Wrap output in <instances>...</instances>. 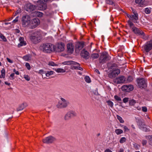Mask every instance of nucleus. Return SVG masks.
Here are the masks:
<instances>
[{
	"label": "nucleus",
	"instance_id": "60",
	"mask_svg": "<svg viewBox=\"0 0 152 152\" xmlns=\"http://www.w3.org/2000/svg\"><path fill=\"white\" fill-rule=\"evenodd\" d=\"M118 152H124V149L123 148H121Z\"/></svg>",
	"mask_w": 152,
	"mask_h": 152
},
{
	"label": "nucleus",
	"instance_id": "33",
	"mask_svg": "<svg viewBox=\"0 0 152 152\" xmlns=\"http://www.w3.org/2000/svg\"><path fill=\"white\" fill-rule=\"evenodd\" d=\"M107 104L110 106L111 107H112L113 105V102L111 101L110 100H109L107 101Z\"/></svg>",
	"mask_w": 152,
	"mask_h": 152
},
{
	"label": "nucleus",
	"instance_id": "14",
	"mask_svg": "<svg viewBox=\"0 0 152 152\" xmlns=\"http://www.w3.org/2000/svg\"><path fill=\"white\" fill-rule=\"evenodd\" d=\"M56 140V139L52 136H49L47 137L42 140L43 143L49 144L53 143Z\"/></svg>",
	"mask_w": 152,
	"mask_h": 152
},
{
	"label": "nucleus",
	"instance_id": "64",
	"mask_svg": "<svg viewBox=\"0 0 152 152\" xmlns=\"http://www.w3.org/2000/svg\"><path fill=\"white\" fill-rule=\"evenodd\" d=\"M16 32L17 33H19L20 32V30L18 29H15Z\"/></svg>",
	"mask_w": 152,
	"mask_h": 152
},
{
	"label": "nucleus",
	"instance_id": "25",
	"mask_svg": "<svg viewBox=\"0 0 152 152\" xmlns=\"http://www.w3.org/2000/svg\"><path fill=\"white\" fill-rule=\"evenodd\" d=\"M99 57V55L98 53H93L91 55L90 58L94 60L98 58Z\"/></svg>",
	"mask_w": 152,
	"mask_h": 152
},
{
	"label": "nucleus",
	"instance_id": "11",
	"mask_svg": "<svg viewBox=\"0 0 152 152\" xmlns=\"http://www.w3.org/2000/svg\"><path fill=\"white\" fill-rule=\"evenodd\" d=\"M126 15L129 18L130 20H131L134 23H137V20H138V13H135V14H134L133 15H129L126 13Z\"/></svg>",
	"mask_w": 152,
	"mask_h": 152
},
{
	"label": "nucleus",
	"instance_id": "39",
	"mask_svg": "<svg viewBox=\"0 0 152 152\" xmlns=\"http://www.w3.org/2000/svg\"><path fill=\"white\" fill-rule=\"evenodd\" d=\"M144 12L146 14H150L151 12V9L148 8H146L145 9Z\"/></svg>",
	"mask_w": 152,
	"mask_h": 152
},
{
	"label": "nucleus",
	"instance_id": "48",
	"mask_svg": "<svg viewBox=\"0 0 152 152\" xmlns=\"http://www.w3.org/2000/svg\"><path fill=\"white\" fill-rule=\"evenodd\" d=\"M146 43L152 48V39L147 42Z\"/></svg>",
	"mask_w": 152,
	"mask_h": 152
},
{
	"label": "nucleus",
	"instance_id": "1",
	"mask_svg": "<svg viewBox=\"0 0 152 152\" xmlns=\"http://www.w3.org/2000/svg\"><path fill=\"white\" fill-rule=\"evenodd\" d=\"M40 49L43 52L50 53L54 51V45L49 43H45L42 44L40 47Z\"/></svg>",
	"mask_w": 152,
	"mask_h": 152
},
{
	"label": "nucleus",
	"instance_id": "15",
	"mask_svg": "<svg viewBox=\"0 0 152 152\" xmlns=\"http://www.w3.org/2000/svg\"><path fill=\"white\" fill-rule=\"evenodd\" d=\"M126 78L125 77L121 76L116 77L114 80V82L117 84L124 83L125 81Z\"/></svg>",
	"mask_w": 152,
	"mask_h": 152
},
{
	"label": "nucleus",
	"instance_id": "6",
	"mask_svg": "<svg viewBox=\"0 0 152 152\" xmlns=\"http://www.w3.org/2000/svg\"><path fill=\"white\" fill-rule=\"evenodd\" d=\"M31 18L28 15H24L21 18V23L22 25L24 26H26L29 24Z\"/></svg>",
	"mask_w": 152,
	"mask_h": 152
},
{
	"label": "nucleus",
	"instance_id": "26",
	"mask_svg": "<svg viewBox=\"0 0 152 152\" xmlns=\"http://www.w3.org/2000/svg\"><path fill=\"white\" fill-rule=\"evenodd\" d=\"M1 74L0 76V78H4L5 76V71L4 69H2L1 71Z\"/></svg>",
	"mask_w": 152,
	"mask_h": 152
},
{
	"label": "nucleus",
	"instance_id": "24",
	"mask_svg": "<svg viewBox=\"0 0 152 152\" xmlns=\"http://www.w3.org/2000/svg\"><path fill=\"white\" fill-rule=\"evenodd\" d=\"M143 47L147 53L148 52L152 49V48L146 42L143 46Z\"/></svg>",
	"mask_w": 152,
	"mask_h": 152
},
{
	"label": "nucleus",
	"instance_id": "8",
	"mask_svg": "<svg viewBox=\"0 0 152 152\" xmlns=\"http://www.w3.org/2000/svg\"><path fill=\"white\" fill-rule=\"evenodd\" d=\"M64 44L62 42L58 43L54 45V51L60 52L63 51L64 50Z\"/></svg>",
	"mask_w": 152,
	"mask_h": 152
},
{
	"label": "nucleus",
	"instance_id": "29",
	"mask_svg": "<svg viewBox=\"0 0 152 152\" xmlns=\"http://www.w3.org/2000/svg\"><path fill=\"white\" fill-rule=\"evenodd\" d=\"M55 71L58 73H64L66 70L63 69L58 68L55 69Z\"/></svg>",
	"mask_w": 152,
	"mask_h": 152
},
{
	"label": "nucleus",
	"instance_id": "7",
	"mask_svg": "<svg viewBox=\"0 0 152 152\" xmlns=\"http://www.w3.org/2000/svg\"><path fill=\"white\" fill-rule=\"evenodd\" d=\"M120 73V70L118 68L115 67L113 68L111 72L108 75L109 77L113 78H114Z\"/></svg>",
	"mask_w": 152,
	"mask_h": 152
},
{
	"label": "nucleus",
	"instance_id": "16",
	"mask_svg": "<svg viewBox=\"0 0 152 152\" xmlns=\"http://www.w3.org/2000/svg\"><path fill=\"white\" fill-rule=\"evenodd\" d=\"M138 125L139 126V128L143 131L145 132H148L150 131L149 129L147 128L146 127L144 126H146L144 122L139 120L138 123Z\"/></svg>",
	"mask_w": 152,
	"mask_h": 152
},
{
	"label": "nucleus",
	"instance_id": "52",
	"mask_svg": "<svg viewBox=\"0 0 152 152\" xmlns=\"http://www.w3.org/2000/svg\"><path fill=\"white\" fill-rule=\"evenodd\" d=\"M142 108V110L143 112H145L147 111V108L146 107H143Z\"/></svg>",
	"mask_w": 152,
	"mask_h": 152
},
{
	"label": "nucleus",
	"instance_id": "59",
	"mask_svg": "<svg viewBox=\"0 0 152 152\" xmlns=\"http://www.w3.org/2000/svg\"><path fill=\"white\" fill-rule=\"evenodd\" d=\"M105 152H112V151L110 150L109 149H106L105 151Z\"/></svg>",
	"mask_w": 152,
	"mask_h": 152
},
{
	"label": "nucleus",
	"instance_id": "20",
	"mask_svg": "<svg viewBox=\"0 0 152 152\" xmlns=\"http://www.w3.org/2000/svg\"><path fill=\"white\" fill-rule=\"evenodd\" d=\"M67 51L68 53H72L74 51V45L72 43H68L67 45Z\"/></svg>",
	"mask_w": 152,
	"mask_h": 152
},
{
	"label": "nucleus",
	"instance_id": "43",
	"mask_svg": "<svg viewBox=\"0 0 152 152\" xmlns=\"http://www.w3.org/2000/svg\"><path fill=\"white\" fill-rule=\"evenodd\" d=\"M114 98L117 101H121V98L117 95L114 96Z\"/></svg>",
	"mask_w": 152,
	"mask_h": 152
},
{
	"label": "nucleus",
	"instance_id": "13",
	"mask_svg": "<svg viewBox=\"0 0 152 152\" xmlns=\"http://www.w3.org/2000/svg\"><path fill=\"white\" fill-rule=\"evenodd\" d=\"M40 24L39 20L38 18H34L30 22L29 25L31 28H34Z\"/></svg>",
	"mask_w": 152,
	"mask_h": 152
},
{
	"label": "nucleus",
	"instance_id": "47",
	"mask_svg": "<svg viewBox=\"0 0 152 152\" xmlns=\"http://www.w3.org/2000/svg\"><path fill=\"white\" fill-rule=\"evenodd\" d=\"M37 72L39 74H45V72L43 69L40 70L39 71Z\"/></svg>",
	"mask_w": 152,
	"mask_h": 152
},
{
	"label": "nucleus",
	"instance_id": "19",
	"mask_svg": "<svg viewBox=\"0 0 152 152\" xmlns=\"http://www.w3.org/2000/svg\"><path fill=\"white\" fill-rule=\"evenodd\" d=\"M81 56L86 59H88L89 57V53L85 49H83L81 53Z\"/></svg>",
	"mask_w": 152,
	"mask_h": 152
},
{
	"label": "nucleus",
	"instance_id": "30",
	"mask_svg": "<svg viewBox=\"0 0 152 152\" xmlns=\"http://www.w3.org/2000/svg\"><path fill=\"white\" fill-rule=\"evenodd\" d=\"M115 132L117 135H119L123 133V131L120 129H117L115 130Z\"/></svg>",
	"mask_w": 152,
	"mask_h": 152
},
{
	"label": "nucleus",
	"instance_id": "53",
	"mask_svg": "<svg viewBox=\"0 0 152 152\" xmlns=\"http://www.w3.org/2000/svg\"><path fill=\"white\" fill-rule=\"evenodd\" d=\"M123 101L124 103H126L128 101V98H125L124 99H123Z\"/></svg>",
	"mask_w": 152,
	"mask_h": 152
},
{
	"label": "nucleus",
	"instance_id": "55",
	"mask_svg": "<svg viewBox=\"0 0 152 152\" xmlns=\"http://www.w3.org/2000/svg\"><path fill=\"white\" fill-rule=\"evenodd\" d=\"M18 21V18L17 17L15 19H14L12 21V22L14 23H15Z\"/></svg>",
	"mask_w": 152,
	"mask_h": 152
},
{
	"label": "nucleus",
	"instance_id": "28",
	"mask_svg": "<svg viewBox=\"0 0 152 152\" xmlns=\"http://www.w3.org/2000/svg\"><path fill=\"white\" fill-rule=\"evenodd\" d=\"M36 15L39 17H41L43 13L41 12L36 11L35 12Z\"/></svg>",
	"mask_w": 152,
	"mask_h": 152
},
{
	"label": "nucleus",
	"instance_id": "38",
	"mask_svg": "<svg viewBox=\"0 0 152 152\" xmlns=\"http://www.w3.org/2000/svg\"><path fill=\"white\" fill-rule=\"evenodd\" d=\"M126 140V139L125 137H121L120 140V142L121 143H123L125 142Z\"/></svg>",
	"mask_w": 152,
	"mask_h": 152
},
{
	"label": "nucleus",
	"instance_id": "56",
	"mask_svg": "<svg viewBox=\"0 0 152 152\" xmlns=\"http://www.w3.org/2000/svg\"><path fill=\"white\" fill-rule=\"evenodd\" d=\"M147 143V141L145 140H142V144L143 145H146V144Z\"/></svg>",
	"mask_w": 152,
	"mask_h": 152
},
{
	"label": "nucleus",
	"instance_id": "41",
	"mask_svg": "<svg viewBox=\"0 0 152 152\" xmlns=\"http://www.w3.org/2000/svg\"><path fill=\"white\" fill-rule=\"evenodd\" d=\"M131 20H129L128 21V24L129 25V26L130 27L132 28L134 27L133 26V25H134V24L132 22V21H131Z\"/></svg>",
	"mask_w": 152,
	"mask_h": 152
},
{
	"label": "nucleus",
	"instance_id": "9",
	"mask_svg": "<svg viewBox=\"0 0 152 152\" xmlns=\"http://www.w3.org/2000/svg\"><path fill=\"white\" fill-rule=\"evenodd\" d=\"M138 85L140 88H145L147 86V82L144 78H142L137 79Z\"/></svg>",
	"mask_w": 152,
	"mask_h": 152
},
{
	"label": "nucleus",
	"instance_id": "37",
	"mask_svg": "<svg viewBox=\"0 0 152 152\" xmlns=\"http://www.w3.org/2000/svg\"><path fill=\"white\" fill-rule=\"evenodd\" d=\"M40 9L39 10H45L47 8V6L46 5H40L39 6Z\"/></svg>",
	"mask_w": 152,
	"mask_h": 152
},
{
	"label": "nucleus",
	"instance_id": "63",
	"mask_svg": "<svg viewBox=\"0 0 152 152\" xmlns=\"http://www.w3.org/2000/svg\"><path fill=\"white\" fill-rule=\"evenodd\" d=\"M95 72H96V73H98V74H100V73H99V70H98V69H95Z\"/></svg>",
	"mask_w": 152,
	"mask_h": 152
},
{
	"label": "nucleus",
	"instance_id": "35",
	"mask_svg": "<svg viewBox=\"0 0 152 152\" xmlns=\"http://www.w3.org/2000/svg\"><path fill=\"white\" fill-rule=\"evenodd\" d=\"M53 72H54L52 71H48L47 73L45 72L46 76L49 77L50 75L53 74Z\"/></svg>",
	"mask_w": 152,
	"mask_h": 152
},
{
	"label": "nucleus",
	"instance_id": "42",
	"mask_svg": "<svg viewBox=\"0 0 152 152\" xmlns=\"http://www.w3.org/2000/svg\"><path fill=\"white\" fill-rule=\"evenodd\" d=\"M133 80V77L131 76H129L127 79V82H130L132 81Z\"/></svg>",
	"mask_w": 152,
	"mask_h": 152
},
{
	"label": "nucleus",
	"instance_id": "21",
	"mask_svg": "<svg viewBox=\"0 0 152 152\" xmlns=\"http://www.w3.org/2000/svg\"><path fill=\"white\" fill-rule=\"evenodd\" d=\"M71 63L74 66H73V68L75 69H79L80 70H83V69L80 67L79 64L75 61H71Z\"/></svg>",
	"mask_w": 152,
	"mask_h": 152
},
{
	"label": "nucleus",
	"instance_id": "49",
	"mask_svg": "<svg viewBox=\"0 0 152 152\" xmlns=\"http://www.w3.org/2000/svg\"><path fill=\"white\" fill-rule=\"evenodd\" d=\"M48 65L50 66H56V64H55L54 62L52 61L49 62Z\"/></svg>",
	"mask_w": 152,
	"mask_h": 152
},
{
	"label": "nucleus",
	"instance_id": "62",
	"mask_svg": "<svg viewBox=\"0 0 152 152\" xmlns=\"http://www.w3.org/2000/svg\"><path fill=\"white\" fill-rule=\"evenodd\" d=\"M4 83L6 85H7L8 86H9L10 84V83H8L7 81L5 82Z\"/></svg>",
	"mask_w": 152,
	"mask_h": 152
},
{
	"label": "nucleus",
	"instance_id": "32",
	"mask_svg": "<svg viewBox=\"0 0 152 152\" xmlns=\"http://www.w3.org/2000/svg\"><path fill=\"white\" fill-rule=\"evenodd\" d=\"M116 117L117 119L119 121V122L121 123H123L124 122V121L122 118L118 115H116Z\"/></svg>",
	"mask_w": 152,
	"mask_h": 152
},
{
	"label": "nucleus",
	"instance_id": "5",
	"mask_svg": "<svg viewBox=\"0 0 152 152\" xmlns=\"http://www.w3.org/2000/svg\"><path fill=\"white\" fill-rule=\"evenodd\" d=\"M132 31L136 34L139 35L141 36V37L146 40L147 39V37L145 36V34L142 30H140L138 28L135 27H133L132 28Z\"/></svg>",
	"mask_w": 152,
	"mask_h": 152
},
{
	"label": "nucleus",
	"instance_id": "45",
	"mask_svg": "<svg viewBox=\"0 0 152 152\" xmlns=\"http://www.w3.org/2000/svg\"><path fill=\"white\" fill-rule=\"evenodd\" d=\"M24 78L27 81H29L30 80V77L27 75H24Z\"/></svg>",
	"mask_w": 152,
	"mask_h": 152
},
{
	"label": "nucleus",
	"instance_id": "4",
	"mask_svg": "<svg viewBox=\"0 0 152 152\" xmlns=\"http://www.w3.org/2000/svg\"><path fill=\"white\" fill-rule=\"evenodd\" d=\"M69 104V102L63 98H60L56 106L58 108H62L67 107Z\"/></svg>",
	"mask_w": 152,
	"mask_h": 152
},
{
	"label": "nucleus",
	"instance_id": "40",
	"mask_svg": "<svg viewBox=\"0 0 152 152\" xmlns=\"http://www.w3.org/2000/svg\"><path fill=\"white\" fill-rule=\"evenodd\" d=\"M106 3L107 4L110 5H113L114 4L112 0H106Z\"/></svg>",
	"mask_w": 152,
	"mask_h": 152
},
{
	"label": "nucleus",
	"instance_id": "44",
	"mask_svg": "<svg viewBox=\"0 0 152 152\" xmlns=\"http://www.w3.org/2000/svg\"><path fill=\"white\" fill-rule=\"evenodd\" d=\"M25 66L28 70H29L30 69L31 66L30 64L28 63H26Z\"/></svg>",
	"mask_w": 152,
	"mask_h": 152
},
{
	"label": "nucleus",
	"instance_id": "34",
	"mask_svg": "<svg viewBox=\"0 0 152 152\" xmlns=\"http://www.w3.org/2000/svg\"><path fill=\"white\" fill-rule=\"evenodd\" d=\"M24 108V104H22L17 109V111H19L22 110Z\"/></svg>",
	"mask_w": 152,
	"mask_h": 152
},
{
	"label": "nucleus",
	"instance_id": "31",
	"mask_svg": "<svg viewBox=\"0 0 152 152\" xmlns=\"http://www.w3.org/2000/svg\"><path fill=\"white\" fill-rule=\"evenodd\" d=\"M0 40L4 42L7 41V39L6 37L1 33H0Z\"/></svg>",
	"mask_w": 152,
	"mask_h": 152
},
{
	"label": "nucleus",
	"instance_id": "18",
	"mask_svg": "<svg viewBox=\"0 0 152 152\" xmlns=\"http://www.w3.org/2000/svg\"><path fill=\"white\" fill-rule=\"evenodd\" d=\"M24 7L25 10L29 12L33 11L35 9V6L31 3H28L26 4Z\"/></svg>",
	"mask_w": 152,
	"mask_h": 152
},
{
	"label": "nucleus",
	"instance_id": "17",
	"mask_svg": "<svg viewBox=\"0 0 152 152\" xmlns=\"http://www.w3.org/2000/svg\"><path fill=\"white\" fill-rule=\"evenodd\" d=\"M122 91L129 92L133 90L134 87L132 85H124L121 88Z\"/></svg>",
	"mask_w": 152,
	"mask_h": 152
},
{
	"label": "nucleus",
	"instance_id": "12",
	"mask_svg": "<svg viewBox=\"0 0 152 152\" xmlns=\"http://www.w3.org/2000/svg\"><path fill=\"white\" fill-rule=\"evenodd\" d=\"M84 45L83 42H78L75 44V52L77 53H78L83 48Z\"/></svg>",
	"mask_w": 152,
	"mask_h": 152
},
{
	"label": "nucleus",
	"instance_id": "61",
	"mask_svg": "<svg viewBox=\"0 0 152 152\" xmlns=\"http://www.w3.org/2000/svg\"><path fill=\"white\" fill-rule=\"evenodd\" d=\"M132 12L133 13V14H135V13H137L135 11V10L134 9H132Z\"/></svg>",
	"mask_w": 152,
	"mask_h": 152
},
{
	"label": "nucleus",
	"instance_id": "54",
	"mask_svg": "<svg viewBox=\"0 0 152 152\" xmlns=\"http://www.w3.org/2000/svg\"><path fill=\"white\" fill-rule=\"evenodd\" d=\"M13 72H15V73L17 75H18L19 74V73L18 71H16V69H13Z\"/></svg>",
	"mask_w": 152,
	"mask_h": 152
},
{
	"label": "nucleus",
	"instance_id": "58",
	"mask_svg": "<svg viewBox=\"0 0 152 152\" xmlns=\"http://www.w3.org/2000/svg\"><path fill=\"white\" fill-rule=\"evenodd\" d=\"M134 147L136 150H137L138 149V145L137 144H135L134 146Z\"/></svg>",
	"mask_w": 152,
	"mask_h": 152
},
{
	"label": "nucleus",
	"instance_id": "22",
	"mask_svg": "<svg viewBox=\"0 0 152 152\" xmlns=\"http://www.w3.org/2000/svg\"><path fill=\"white\" fill-rule=\"evenodd\" d=\"M19 40L20 43L18 45V47L20 48L23 45H26V42L24 41V38L23 37H20L19 38Z\"/></svg>",
	"mask_w": 152,
	"mask_h": 152
},
{
	"label": "nucleus",
	"instance_id": "46",
	"mask_svg": "<svg viewBox=\"0 0 152 152\" xmlns=\"http://www.w3.org/2000/svg\"><path fill=\"white\" fill-rule=\"evenodd\" d=\"M135 103V101L134 100H132L129 102V104L130 105H134Z\"/></svg>",
	"mask_w": 152,
	"mask_h": 152
},
{
	"label": "nucleus",
	"instance_id": "23",
	"mask_svg": "<svg viewBox=\"0 0 152 152\" xmlns=\"http://www.w3.org/2000/svg\"><path fill=\"white\" fill-rule=\"evenodd\" d=\"M135 2L140 7H142L145 5V0H135Z\"/></svg>",
	"mask_w": 152,
	"mask_h": 152
},
{
	"label": "nucleus",
	"instance_id": "2",
	"mask_svg": "<svg viewBox=\"0 0 152 152\" xmlns=\"http://www.w3.org/2000/svg\"><path fill=\"white\" fill-rule=\"evenodd\" d=\"M31 41L34 44L39 42L42 39V32L40 31L35 32L29 37Z\"/></svg>",
	"mask_w": 152,
	"mask_h": 152
},
{
	"label": "nucleus",
	"instance_id": "10",
	"mask_svg": "<svg viewBox=\"0 0 152 152\" xmlns=\"http://www.w3.org/2000/svg\"><path fill=\"white\" fill-rule=\"evenodd\" d=\"M77 115V113L73 111H70L68 112L65 115L64 119L66 121H68L71 118L75 117Z\"/></svg>",
	"mask_w": 152,
	"mask_h": 152
},
{
	"label": "nucleus",
	"instance_id": "27",
	"mask_svg": "<svg viewBox=\"0 0 152 152\" xmlns=\"http://www.w3.org/2000/svg\"><path fill=\"white\" fill-rule=\"evenodd\" d=\"M31 58V56L29 55H26L23 56V58L25 61H28L30 60Z\"/></svg>",
	"mask_w": 152,
	"mask_h": 152
},
{
	"label": "nucleus",
	"instance_id": "3",
	"mask_svg": "<svg viewBox=\"0 0 152 152\" xmlns=\"http://www.w3.org/2000/svg\"><path fill=\"white\" fill-rule=\"evenodd\" d=\"M110 59V57L108 53L106 52H104L101 53L99 58V62L100 63L104 64Z\"/></svg>",
	"mask_w": 152,
	"mask_h": 152
},
{
	"label": "nucleus",
	"instance_id": "51",
	"mask_svg": "<svg viewBox=\"0 0 152 152\" xmlns=\"http://www.w3.org/2000/svg\"><path fill=\"white\" fill-rule=\"evenodd\" d=\"M15 73H12L10 76V79L11 80H14L15 79L14 77Z\"/></svg>",
	"mask_w": 152,
	"mask_h": 152
},
{
	"label": "nucleus",
	"instance_id": "36",
	"mask_svg": "<svg viewBox=\"0 0 152 152\" xmlns=\"http://www.w3.org/2000/svg\"><path fill=\"white\" fill-rule=\"evenodd\" d=\"M85 81L88 83H90L91 82V80L89 77L88 76H86L85 78Z\"/></svg>",
	"mask_w": 152,
	"mask_h": 152
},
{
	"label": "nucleus",
	"instance_id": "57",
	"mask_svg": "<svg viewBox=\"0 0 152 152\" xmlns=\"http://www.w3.org/2000/svg\"><path fill=\"white\" fill-rule=\"evenodd\" d=\"M7 61H8V62H9V63H13V61H12L11 60H10L9 58H7Z\"/></svg>",
	"mask_w": 152,
	"mask_h": 152
},
{
	"label": "nucleus",
	"instance_id": "50",
	"mask_svg": "<svg viewBox=\"0 0 152 152\" xmlns=\"http://www.w3.org/2000/svg\"><path fill=\"white\" fill-rule=\"evenodd\" d=\"M121 127H123L124 129V131L125 132L128 131L129 130L128 128L126 126L123 125H121Z\"/></svg>",
	"mask_w": 152,
	"mask_h": 152
}]
</instances>
